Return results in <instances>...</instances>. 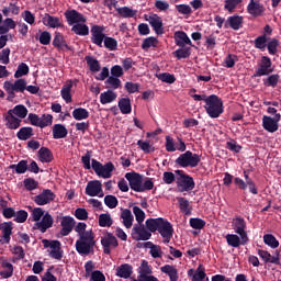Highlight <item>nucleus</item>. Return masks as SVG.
<instances>
[{
  "label": "nucleus",
  "mask_w": 281,
  "mask_h": 281,
  "mask_svg": "<svg viewBox=\"0 0 281 281\" xmlns=\"http://www.w3.org/2000/svg\"><path fill=\"white\" fill-rule=\"evenodd\" d=\"M75 232L78 234L79 239L76 240V251L80 256H89L95 254V233L92 229L87 231V223L79 222L75 226Z\"/></svg>",
  "instance_id": "obj_1"
},
{
  "label": "nucleus",
  "mask_w": 281,
  "mask_h": 281,
  "mask_svg": "<svg viewBox=\"0 0 281 281\" xmlns=\"http://www.w3.org/2000/svg\"><path fill=\"white\" fill-rule=\"evenodd\" d=\"M204 109L209 117L216 120V117H221V115H223V100L216 94H211L206 99Z\"/></svg>",
  "instance_id": "obj_2"
},
{
  "label": "nucleus",
  "mask_w": 281,
  "mask_h": 281,
  "mask_svg": "<svg viewBox=\"0 0 281 281\" xmlns=\"http://www.w3.org/2000/svg\"><path fill=\"white\" fill-rule=\"evenodd\" d=\"M26 85L27 80L22 78L16 79L13 83L12 81H4L3 89L8 93V102H13L14 98H16V93H25Z\"/></svg>",
  "instance_id": "obj_3"
},
{
  "label": "nucleus",
  "mask_w": 281,
  "mask_h": 281,
  "mask_svg": "<svg viewBox=\"0 0 281 281\" xmlns=\"http://www.w3.org/2000/svg\"><path fill=\"white\" fill-rule=\"evenodd\" d=\"M175 164L180 168H196L201 164V155L187 150L176 159Z\"/></svg>",
  "instance_id": "obj_4"
},
{
  "label": "nucleus",
  "mask_w": 281,
  "mask_h": 281,
  "mask_svg": "<svg viewBox=\"0 0 281 281\" xmlns=\"http://www.w3.org/2000/svg\"><path fill=\"white\" fill-rule=\"evenodd\" d=\"M178 177L176 178V183L178 190L180 192H190L196 188V183L194 182V178H192L190 175L186 173L183 170H176L175 171Z\"/></svg>",
  "instance_id": "obj_5"
},
{
  "label": "nucleus",
  "mask_w": 281,
  "mask_h": 281,
  "mask_svg": "<svg viewBox=\"0 0 281 281\" xmlns=\"http://www.w3.org/2000/svg\"><path fill=\"white\" fill-rule=\"evenodd\" d=\"M92 170H94L95 175L101 177L102 179H111L113 177V170H115V165L109 161L105 165L102 162L92 159Z\"/></svg>",
  "instance_id": "obj_6"
},
{
  "label": "nucleus",
  "mask_w": 281,
  "mask_h": 281,
  "mask_svg": "<svg viewBox=\"0 0 281 281\" xmlns=\"http://www.w3.org/2000/svg\"><path fill=\"white\" fill-rule=\"evenodd\" d=\"M274 71L273 61L269 58V56H262L258 67L252 75V78H262V76H270V74Z\"/></svg>",
  "instance_id": "obj_7"
},
{
  "label": "nucleus",
  "mask_w": 281,
  "mask_h": 281,
  "mask_svg": "<svg viewBox=\"0 0 281 281\" xmlns=\"http://www.w3.org/2000/svg\"><path fill=\"white\" fill-rule=\"evenodd\" d=\"M234 229L241 238V245H247L249 243V236L247 235V222L244 217H236L233 222Z\"/></svg>",
  "instance_id": "obj_8"
},
{
  "label": "nucleus",
  "mask_w": 281,
  "mask_h": 281,
  "mask_svg": "<svg viewBox=\"0 0 281 281\" xmlns=\"http://www.w3.org/2000/svg\"><path fill=\"white\" fill-rule=\"evenodd\" d=\"M125 179L128 181L131 190H133L134 192H140L142 183H144V176L132 171L125 173Z\"/></svg>",
  "instance_id": "obj_9"
},
{
  "label": "nucleus",
  "mask_w": 281,
  "mask_h": 281,
  "mask_svg": "<svg viewBox=\"0 0 281 281\" xmlns=\"http://www.w3.org/2000/svg\"><path fill=\"white\" fill-rule=\"evenodd\" d=\"M64 16L68 25H78L79 23H87L85 14L78 12L76 9L66 10Z\"/></svg>",
  "instance_id": "obj_10"
},
{
  "label": "nucleus",
  "mask_w": 281,
  "mask_h": 281,
  "mask_svg": "<svg viewBox=\"0 0 281 281\" xmlns=\"http://www.w3.org/2000/svg\"><path fill=\"white\" fill-rule=\"evenodd\" d=\"M158 233L160 234L161 238H164V243L168 244L170 240H172V236L175 234V228L172 227V224L164 218L160 227L158 228Z\"/></svg>",
  "instance_id": "obj_11"
},
{
  "label": "nucleus",
  "mask_w": 281,
  "mask_h": 281,
  "mask_svg": "<svg viewBox=\"0 0 281 281\" xmlns=\"http://www.w3.org/2000/svg\"><path fill=\"white\" fill-rule=\"evenodd\" d=\"M281 120V114H276L274 117L263 115L262 117V127L268 133H276L280 125L278 124Z\"/></svg>",
  "instance_id": "obj_12"
},
{
  "label": "nucleus",
  "mask_w": 281,
  "mask_h": 281,
  "mask_svg": "<svg viewBox=\"0 0 281 281\" xmlns=\"http://www.w3.org/2000/svg\"><path fill=\"white\" fill-rule=\"evenodd\" d=\"M101 245L103 247V254L111 256V247L115 249V247L120 246V243L113 233H106V235L101 238Z\"/></svg>",
  "instance_id": "obj_13"
},
{
  "label": "nucleus",
  "mask_w": 281,
  "mask_h": 281,
  "mask_svg": "<svg viewBox=\"0 0 281 281\" xmlns=\"http://www.w3.org/2000/svg\"><path fill=\"white\" fill-rule=\"evenodd\" d=\"M153 234L143 224L134 225L132 228L133 240H150Z\"/></svg>",
  "instance_id": "obj_14"
},
{
  "label": "nucleus",
  "mask_w": 281,
  "mask_h": 281,
  "mask_svg": "<svg viewBox=\"0 0 281 281\" xmlns=\"http://www.w3.org/2000/svg\"><path fill=\"white\" fill-rule=\"evenodd\" d=\"M90 32L91 43L98 45V47H102V43H104V38L106 37V35L104 34V26L92 25Z\"/></svg>",
  "instance_id": "obj_15"
},
{
  "label": "nucleus",
  "mask_w": 281,
  "mask_h": 281,
  "mask_svg": "<svg viewBox=\"0 0 281 281\" xmlns=\"http://www.w3.org/2000/svg\"><path fill=\"white\" fill-rule=\"evenodd\" d=\"M86 194L88 196H99L102 199V196H104V191H102V182L100 180H92L88 182L86 187Z\"/></svg>",
  "instance_id": "obj_16"
},
{
  "label": "nucleus",
  "mask_w": 281,
  "mask_h": 281,
  "mask_svg": "<svg viewBox=\"0 0 281 281\" xmlns=\"http://www.w3.org/2000/svg\"><path fill=\"white\" fill-rule=\"evenodd\" d=\"M56 199V193L52 191V189H45L38 195L33 198L34 203L36 205H47V203H52Z\"/></svg>",
  "instance_id": "obj_17"
},
{
  "label": "nucleus",
  "mask_w": 281,
  "mask_h": 281,
  "mask_svg": "<svg viewBox=\"0 0 281 281\" xmlns=\"http://www.w3.org/2000/svg\"><path fill=\"white\" fill-rule=\"evenodd\" d=\"M13 229H14V223L12 222H4L0 224V232L2 234L0 243L2 245H10Z\"/></svg>",
  "instance_id": "obj_18"
},
{
  "label": "nucleus",
  "mask_w": 281,
  "mask_h": 281,
  "mask_svg": "<svg viewBox=\"0 0 281 281\" xmlns=\"http://www.w3.org/2000/svg\"><path fill=\"white\" fill-rule=\"evenodd\" d=\"M54 226V217H52V214L46 213L43 215L41 222H36L33 226V229H40L42 234H45L47 229L52 228Z\"/></svg>",
  "instance_id": "obj_19"
},
{
  "label": "nucleus",
  "mask_w": 281,
  "mask_h": 281,
  "mask_svg": "<svg viewBox=\"0 0 281 281\" xmlns=\"http://www.w3.org/2000/svg\"><path fill=\"white\" fill-rule=\"evenodd\" d=\"M60 225V236H69L74 232V227H76V220L71 216H64L61 217Z\"/></svg>",
  "instance_id": "obj_20"
},
{
  "label": "nucleus",
  "mask_w": 281,
  "mask_h": 281,
  "mask_svg": "<svg viewBox=\"0 0 281 281\" xmlns=\"http://www.w3.org/2000/svg\"><path fill=\"white\" fill-rule=\"evenodd\" d=\"M149 25L153 27L155 34L161 36L164 34V20L157 13L149 15L147 19Z\"/></svg>",
  "instance_id": "obj_21"
},
{
  "label": "nucleus",
  "mask_w": 281,
  "mask_h": 281,
  "mask_svg": "<svg viewBox=\"0 0 281 281\" xmlns=\"http://www.w3.org/2000/svg\"><path fill=\"white\" fill-rule=\"evenodd\" d=\"M244 18L238 14H234L227 18V20L224 23V29L228 30L231 27L235 32H238L243 27Z\"/></svg>",
  "instance_id": "obj_22"
},
{
  "label": "nucleus",
  "mask_w": 281,
  "mask_h": 281,
  "mask_svg": "<svg viewBox=\"0 0 281 281\" xmlns=\"http://www.w3.org/2000/svg\"><path fill=\"white\" fill-rule=\"evenodd\" d=\"M53 46L56 47L59 52L63 49H67L68 52H71L74 47L67 45V40H65V35L60 32H55L54 40H53Z\"/></svg>",
  "instance_id": "obj_23"
},
{
  "label": "nucleus",
  "mask_w": 281,
  "mask_h": 281,
  "mask_svg": "<svg viewBox=\"0 0 281 281\" xmlns=\"http://www.w3.org/2000/svg\"><path fill=\"white\" fill-rule=\"evenodd\" d=\"M42 21L43 24L46 25V27H52L53 30L65 26L60 18L50 15L49 13H45Z\"/></svg>",
  "instance_id": "obj_24"
},
{
  "label": "nucleus",
  "mask_w": 281,
  "mask_h": 281,
  "mask_svg": "<svg viewBox=\"0 0 281 281\" xmlns=\"http://www.w3.org/2000/svg\"><path fill=\"white\" fill-rule=\"evenodd\" d=\"M247 12L248 14H251V16H262L265 13V5L260 2H256V0H250L247 5Z\"/></svg>",
  "instance_id": "obj_25"
},
{
  "label": "nucleus",
  "mask_w": 281,
  "mask_h": 281,
  "mask_svg": "<svg viewBox=\"0 0 281 281\" xmlns=\"http://www.w3.org/2000/svg\"><path fill=\"white\" fill-rule=\"evenodd\" d=\"M258 256L263 260V262H270L271 265H280V251H276V256H271V254L267 250L259 249Z\"/></svg>",
  "instance_id": "obj_26"
},
{
  "label": "nucleus",
  "mask_w": 281,
  "mask_h": 281,
  "mask_svg": "<svg viewBox=\"0 0 281 281\" xmlns=\"http://www.w3.org/2000/svg\"><path fill=\"white\" fill-rule=\"evenodd\" d=\"M175 42L178 47H186V45H192V40H190L188 33L183 31H177L175 33Z\"/></svg>",
  "instance_id": "obj_27"
},
{
  "label": "nucleus",
  "mask_w": 281,
  "mask_h": 281,
  "mask_svg": "<svg viewBox=\"0 0 281 281\" xmlns=\"http://www.w3.org/2000/svg\"><path fill=\"white\" fill-rule=\"evenodd\" d=\"M4 120H5V126L7 128H10V131H16V128L21 127V122H22L21 119L14 116V114L9 111Z\"/></svg>",
  "instance_id": "obj_28"
},
{
  "label": "nucleus",
  "mask_w": 281,
  "mask_h": 281,
  "mask_svg": "<svg viewBox=\"0 0 281 281\" xmlns=\"http://www.w3.org/2000/svg\"><path fill=\"white\" fill-rule=\"evenodd\" d=\"M117 278H123L124 280H128L131 276H133V266L130 263H123L116 268Z\"/></svg>",
  "instance_id": "obj_29"
},
{
  "label": "nucleus",
  "mask_w": 281,
  "mask_h": 281,
  "mask_svg": "<svg viewBox=\"0 0 281 281\" xmlns=\"http://www.w3.org/2000/svg\"><path fill=\"white\" fill-rule=\"evenodd\" d=\"M121 220L122 224L126 229H131L133 227V222L135 221V217L133 216V213L128 209H124L121 212Z\"/></svg>",
  "instance_id": "obj_30"
},
{
  "label": "nucleus",
  "mask_w": 281,
  "mask_h": 281,
  "mask_svg": "<svg viewBox=\"0 0 281 281\" xmlns=\"http://www.w3.org/2000/svg\"><path fill=\"white\" fill-rule=\"evenodd\" d=\"M161 223H164V217L148 218L145 222L146 229H148L149 233L151 232L155 234V232H159Z\"/></svg>",
  "instance_id": "obj_31"
},
{
  "label": "nucleus",
  "mask_w": 281,
  "mask_h": 281,
  "mask_svg": "<svg viewBox=\"0 0 281 281\" xmlns=\"http://www.w3.org/2000/svg\"><path fill=\"white\" fill-rule=\"evenodd\" d=\"M69 135L67 127L63 124H55L53 126V139H65Z\"/></svg>",
  "instance_id": "obj_32"
},
{
  "label": "nucleus",
  "mask_w": 281,
  "mask_h": 281,
  "mask_svg": "<svg viewBox=\"0 0 281 281\" xmlns=\"http://www.w3.org/2000/svg\"><path fill=\"white\" fill-rule=\"evenodd\" d=\"M160 271L166 273L170 281H179V270L175 266L165 265L160 268Z\"/></svg>",
  "instance_id": "obj_33"
},
{
  "label": "nucleus",
  "mask_w": 281,
  "mask_h": 281,
  "mask_svg": "<svg viewBox=\"0 0 281 281\" xmlns=\"http://www.w3.org/2000/svg\"><path fill=\"white\" fill-rule=\"evenodd\" d=\"M16 137L21 142H27V139H32V137H34V128L30 126L21 127L16 133Z\"/></svg>",
  "instance_id": "obj_34"
},
{
  "label": "nucleus",
  "mask_w": 281,
  "mask_h": 281,
  "mask_svg": "<svg viewBox=\"0 0 281 281\" xmlns=\"http://www.w3.org/2000/svg\"><path fill=\"white\" fill-rule=\"evenodd\" d=\"M38 157H40V161H42V164H52V161H54V154L47 147L40 148Z\"/></svg>",
  "instance_id": "obj_35"
},
{
  "label": "nucleus",
  "mask_w": 281,
  "mask_h": 281,
  "mask_svg": "<svg viewBox=\"0 0 281 281\" xmlns=\"http://www.w3.org/2000/svg\"><path fill=\"white\" fill-rule=\"evenodd\" d=\"M267 77H265L262 79L263 86L265 87H271L272 89H276V87H278L279 82H280V75L278 74H270V75H266Z\"/></svg>",
  "instance_id": "obj_36"
},
{
  "label": "nucleus",
  "mask_w": 281,
  "mask_h": 281,
  "mask_svg": "<svg viewBox=\"0 0 281 281\" xmlns=\"http://www.w3.org/2000/svg\"><path fill=\"white\" fill-rule=\"evenodd\" d=\"M1 267L3 269H7V270L0 271L1 278H4V280H8V278H12V276H14V266H12V263H10V261L3 260L1 262Z\"/></svg>",
  "instance_id": "obj_37"
},
{
  "label": "nucleus",
  "mask_w": 281,
  "mask_h": 281,
  "mask_svg": "<svg viewBox=\"0 0 281 281\" xmlns=\"http://www.w3.org/2000/svg\"><path fill=\"white\" fill-rule=\"evenodd\" d=\"M117 100V93L113 90H108L100 94L101 104H111V102H115Z\"/></svg>",
  "instance_id": "obj_38"
},
{
  "label": "nucleus",
  "mask_w": 281,
  "mask_h": 281,
  "mask_svg": "<svg viewBox=\"0 0 281 281\" xmlns=\"http://www.w3.org/2000/svg\"><path fill=\"white\" fill-rule=\"evenodd\" d=\"M178 203L180 212H182L184 216H192V206L190 205V201H188L186 198H178Z\"/></svg>",
  "instance_id": "obj_39"
},
{
  "label": "nucleus",
  "mask_w": 281,
  "mask_h": 281,
  "mask_svg": "<svg viewBox=\"0 0 281 281\" xmlns=\"http://www.w3.org/2000/svg\"><path fill=\"white\" fill-rule=\"evenodd\" d=\"M177 50L172 54L178 60H182L183 58H190V54H192V48L190 46H179Z\"/></svg>",
  "instance_id": "obj_40"
},
{
  "label": "nucleus",
  "mask_w": 281,
  "mask_h": 281,
  "mask_svg": "<svg viewBox=\"0 0 281 281\" xmlns=\"http://www.w3.org/2000/svg\"><path fill=\"white\" fill-rule=\"evenodd\" d=\"M119 109L123 115H128L133 111L131 98H122L119 100Z\"/></svg>",
  "instance_id": "obj_41"
},
{
  "label": "nucleus",
  "mask_w": 281,
  "mask_h": 281,
  "mask_svg": "<svg viewBox=\"0 0 281 281\" xmlns=\"http://www.w3.org/2000/svg\"><path fill=\"white\" fill-rule=\"evenodd\" d=\"M72 87H74V83L71 81L61 87L60 95H61L63 100H65L66 104L71 103V88Z\"/></svg>",
  "instance_id": "obj_42"
},
{
  "label": "nucleus",
  "mask_w": 281,
  "mask_h": 281,
  "mask_svg": "<svg viewBox=\"0 0 281 281\" xmlns=\"http://www.w3.org/2000/svg\"><path fill=\"white\" fill-rule=\"evenodd\" d=\"M71 32L77 36H89V26L85 23L74 24Z\"/></svg>",
  "instance_id": "obj_43"
},
{
  "label": "nucleus",
  "mask_w": 281,
  "mask_h": 281,
  "mask_svg": "<svg viewBox=\"0 0 281 281\" xmlns=\"http://www.w3.org/2000/svg\"><path fill=\"white\" fill-rule=\"evenodd\" d=\"M116 12L123 19H133L137 15V10H133L128 7L116 8Z\"/></svg>",
  "instance_id": "obj_44"
},
{
  "label": "nucleus",
  "mask_w": 281,
  "mask_h": 281,
  "mask_svg": "<svg viewBox=\"0 0 281 281\" xmlns=\"http://www.w3.org/2000/svg\"><path fill=\"white\" fill-rule=\"evenodd\" d=\"M13 115H16V117H20V120H24V117H27V108L23 104L15 105L13 109L9 110Z\"/></svg>",
  "instance_id": "obj_45"
},
{
  "label": "nucleus",
  "mask_w": 281,
  "mask_h": 281,
  "mask_svg": "<svg viewBox=\"0 0 281 281\" xmlns=\"http://www.w3.org/2000/svg\"><path fill=\"white\" fill-rule=\"evenodd\" d=\"M72 117L78 122H81V120H89V112L85 108H76L72 111Z\"/></svg>",
  "instance_id": "obj_46"
},
{
  "label": "nucleus",
  "mask_w": 281,
  "mask_h": 281,
  "mask_svg": "<svg viewBox=\"0 0 281 281\" xmlns=\"http://www.w3.org/2000/svg\"><path fill=\"white\" fill-rule=\"evenodd\" d=\"M85 60H86L90 71H92L93 74L100 71L101 67H100V61L98 59H95L92 56H86Z\"/></svg>",
  "instance_id": "obj_47"
},
{
  "label": "nucleus",
  "mask_w": 281,
  "mask_h": 281,
  "mask_svg": "<svg viewBox=\"0 0 281 281\" xmlns=\"http://www.w3.org/2000/svg\"><path fill=\"white\" fill-rule=\"evenodd\" d=\"M10 170H14L16 175H25L27 170V160H20L16 165H10Z\"/></svg>",
  "instance_id": "obj_48"
},
{
  "label": "nucleus",
  "mask_w": 281,
  "mask_h": 281,
  "mask_svg": "<svg viewBox=\"0 0 281 281\" xmlns=\"http://www.w3.org/2000/svg\"><path fill=\"white\" fill-rule=\"evenodd\" d=\"M226 243L229 247L238 248L243 245V238H239L236 234H227L226 235Z\"/></svg>",
  "instance_id": "obj_49"
},
{
  "label": "nucleus",
  "mask_w": 281,
  "mask_h": 281,
  "mask_svg": "<svg viewBox=\"0 0 281 281\" xmlns=\"http://www.w3.org/2000/svg\"><path fill=\"white\" fill-rule=\"evenodd\" d=\"M263 243L268 245V247H271V249H278V247H280V241L271 234L263 235Z\"/></svg>",
  "instance_id": "obj_50"
},
{
  "label": "nucleus",
  "mask_w": 281,
  "mask_h": 281,
  "mask_svg": "<svg viewBox=\"0 0 281 281\" xmlns=\"http://www.w3.org/2000/svg\"><path fill=\"white\" fill-rule=\"evenodd\" d=\"M113 225V218L109 213H102L99 215V226L100 227H111Z\"/></svg>",
  "instance_id": "obj_51"
},
{
  "label": "nucleus",
  "mask_w": 281,
  "mask_h": 281,
  "mask_svg": "<svg viewBox=\"0 0 281 281\" xmlns=\"http://www.w3.org/2000/svg\"><path fill=\"white\" fill-rule=\"evenodd\" d=\"M42 244L45 247V249L49 247L50 251H57L63 247V244L59 240L43 239Z\"/></svg>",
  "instance_id": "obj_52"
},
{
  "label": "nucleus",
  "mask_w": 281,
  "mask_h": 281,
  "mask_svg": "<svg viewBox=\"0 0 281 281\" xmlns=\"http://www.w3.org/2000/svg\"><path fill=\"white\" fill-rule=\"evenodd\" d=\"M158 44H159V40H157V37L149 36L143 41L142 49L148 50L150 49V47H157Z\"/></svg>",
  "instance_id": "obj_53"
},
{
  "label": "nucleus",
  "mask_w": 281,
  "mask_h": 281,
  "mask_svg": "<svg viewBox=\"0 0 281 281\" xmlns=\"http://www.w3.org/2000/svg\"><path fill=\"white\" fill-rule=\"evenodd\" d=\"M137 146L143 150V153H145V155H150V153L155 150V146H153L148 140L139 139L137 140Z\"/></svg>",
  "instance_id": "obj_54"
},
{
  "label": "nucleus",
  "mask_w": 281,
  "mask_h": 281,
  "mask_svg": "<svg viewBox=\"0 0 281 281\" xmlns=\"http://www.w3.org/2000/svg\"><path fill=\"white\" fill-rule=\"evenodd\" d=\"M105 85L108 87V89H120V87H122V80H120L119 77H113L110 76L106 80H105Z\"/></svg>",
  "instance_id": "obj_55"
},
{
  "label": "nucleus",
  "mask_w": 281,
  "mask_h": 281,
  "mask_svg": "<svg viewBox=\"0 0 281 281\" xmlns=\"http://www.w3.org/2000/svg\"><path fill=\"white\" fill-rule=\"evenodd\" d=\"M189 225H190V227H192V229H203V227H205L206 223L203 218L191 217L189 220Z\"/></svg>",
  "instance_id": "obj_56"
},
{
  "label": "nucleus",
  "mask_w": 281,
  "mask_h": 281,
  "mask_svg": "<svg viewBox=\"0 0 281 281\" xmlns=\"http://www.w3.org/2000/svg\"><path fill=\"white\" fill-rule=\"evenodd\" d=\"M27 74H30V66L25 63H21L14 72V78H23V76H27Z\"/></svg>",
  "instance_id": "obj_57"
},
{
  "label": "nucleus",
  "mask_w": 281,
  "mask_h": 281,
  "mask_svg": "<svg viewBox=\"0 0 281 281\" xmlns=\"http://www.w3.org/2000/svg\"><path fill=\"white\" fill-rule=\"evenodd\" d=\"M236 63H238V56L235 54H228L224 59V67L232 69Z\"/></svg>",
  "instance_id": "obj_58"
},
{
  "label": "nucleus",
  "mask_w": 281,
  "mask_h": 281,
  "mask_svg": "<svg viewBox=\"0 0 281 281\" xmlns=\"http://www.w3.org/2000/svg\"><path fill=\"white\" fill-rule=\"evenodd\" d=\"M104 47L109 49L110 52H115L117 49V40L113 37L105 36L103 40Z\"/></svg>",
  "instance_id": "obj_59"
},
{
  "label": "nucleus",
  "mask_w": 281,
  "mask_h": 281,
  "mask_svg": "<svg viewBox=\"0 0 281 281\" xmlns=\"http://www.w3.org/2000/svg\"><path fill=\"white\" fill-rule=\"evenodd\" d=\"M133 214L138 225H142L146 218V213L139 206H133Z\"/></svg>",
  "instance_id": "obj_60"
},
{
  "label": "nucleus",
  "mask_w": 281,
  "mask_h": 281,
  "mask_svg": "<svg viewBox=\"0 0 281 281\" xmlns=\"http://www.w3.org/2000/svg\"><path fill=\"white\" fill-rule=\"evenodd\" d=\"M23 186L27 192H32L38 188V181H35L34 178H26L23 181Z\"/></svg>",
  "instance_id": "obj_61"
},
{
  "label": "nucleus",
  "mask_w": 281,
  "mask_h": 281,
  "mask_svg": "<svg viewBox=\"0 0 281 281\" xmlns=\"http://www.w3.org/2000/svg\"><path fill=\"white\" fill-rule=\"evenodd\" d=\"M153 273V268L148 265V261L143 260L140 263L139 278H144V276H150Z\"/></svg>",
  "instance_id": "obj_62"
},
{
  "label": "nucleus",
  "mask_w": 281,
  "mask_h": 281,
  "mask_svg": "<svg viewBox=\"0 0 281 281\" xmlns=\"http://www.w3.org/2000/svg\"><path fill=\"white\" fill-rule=\"evenodd\" d=\"M30 216V214L27 213V211L25 210H20L18 212H15V217H14V222L15 223H25V221H27V217Z\"/></svg>",
  "instance_id": "obj_63"
},
{
  "label": "nucleus",
  "mask_w": 281,
  "mask_h": 281,
  "mask_svg": "<svg viewBox=\"0 0 281 281\" xmlns=\"http://www.w3.org/2000/svg\"><path fill=\"white\" fill-rule=\"evenodd\" d=\"M90 281H106V277L100 270H94L90 276Z\"/></svg>",
  "instance_id": "obj_64"
}]
</instances>
